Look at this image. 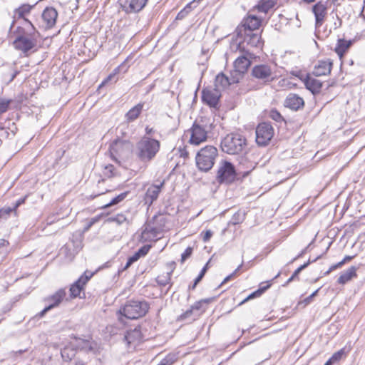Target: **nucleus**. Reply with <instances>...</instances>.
<instances>
[{
	"label": "nucleus",
	"mask_w": 365,
	"mask_h": 365,
	"mask_svg": "<svg viewBox=\"0 0 365 365\" xmlns=\"http://www.w3.org/2000/svg\"><path fill=\"white\" fill-rule=\"evenodd\" d=\"M26 20V27L19 26L14 32L15 38L12 44L16 50L28 56L36 51L38 32L29 19Z\"/></svg>",
	"instance_id": "f257e3e1"
},
{
	"label": "nucleus",
	"mask_w": 365,
	"mask_h": 365,
	"mask_svg": "<svg viewBox=\"0 0 365 365\" xmlns=\"http://www.w3.org/2000/svg\"><path fill=\"white\" fill-rule=\"evenodd\" d=\"M160 148V141L143 136L136 144L135 155L142 162L148 163L155 157Z\"/></svg>",
	"instance_id": "f03ea898"
},
{
	"label": "nucleus",
	"mask_w": 365,
	"mask_h": 365,
	"mask_svg": "<svg viewBox=\"0 0 365 365\" xmlns=\"http://www.w3.org/2000/svg\"><path fill=\"white\" fill-rule=\"evenodd\" d=\"M221 148L229 155H242L247 152V140L239 133L227 134L221 141Z\"/></svg>",
	"instance_id": "7ed1b4c3"
},
{
	"label": "nucleus",
	"mask_w": 365,
	"mask_h": 365,
	"mask_svg": "<svg viewBox=\"0 0 365 365\" xmlns=\"http://www.w3.org/2000/svg\"><path fill=\"white\" fill-rule=\"evenodd\" d=\"M218 156V150L213 145H206L201 148L195 157L196 165L203 172L209 171L214 165Z\"/></svg>",
	"instance_id": "20e7f679"
},
{
	"label": "nucleus",
	"mask_w": 365,
	"mask_h": 365,
	"mask_svg": "<svg viewBox=\"0 0 365 365\" xmlns=\"http://www.w3.org/2000/svg\"><path fill=\"white\" fill-rule=\"evenodd\" d=\"M149 309L145 301L129 300L120 309V314L127 319H135L143 317Z\"/></svg>",
	"instance_id": "39448f33"
},
{
	"label": "nucleus",
	"mask_w": 365,
	"mask_h": 365,
	"mask_svg": "<svg viewBox=\"0 0 365 365\" xmlns=\"http://www.w3.org/2000/svg\"><path fill=\"white\" fill-rule=\"evenodd\" d=\"M237 177L234 165L228 161L222 160L217 174V180L220 183H230Z\"/></svg>",
	"instance_id": "423d86ee"
},
{
	"label": "nucleus",
	"mask_w": 365,
	"mask_h": 365,
	"mask_svg": "<svg viewBox=\"0 0 365 365\" xmlns=\"http://www.w3.org/2000/svg\"><path fill=\"white\" fill-rule=\"evenodd\" d=\"M190 133V138L189 142L192 145H198L201 143L207 140L208 126L201 125L199 122L195 121L191 128L189 130Z\"/></svg>",
	"instance_id": "0eeeda50"
},
{
	"label": "nucleus",
	"mask_w": 365,
	"mask_h": 365,
	"mask_svg": "<svg viewBox=\"0 0 365 365\" xmlns=\"http://www.w3.org/2000/svg\"><path fill=\"white\" fill-rule=\"evenodd\" d=\"M212 300V298H207L196 302L189 309L180 316V319L185 320L191 317H192V319H195L206 311L207 305Z\"/></svg>",
	"instance_id": "6e6552de"
},
{
	"label": "nucleus",
	"mask_w": 365,
	"mask_h": 365,
	"mask_svg": "<svg viewBox=\"0 0 365 365\" xmlns=\"http://www.w3.org/2000/svg\"><path fill=\"white\" fill-rule=\"evenodd\" d=\"M274 135V129L268 123H259L256 128V142L259 145L268 144Z\"/></svg>",
	"instance_id": "1a4fd4ad"
},
{
	"label": "nucleus",
	"mask_w": 365,
	"mask_h": 365,
	"mask_svg": "<svg viewBox=\"0 0 365 365\" xmlns=\"http://www.w3.org/2000/svg\"><path fill=\"white\" fill-rule=\"evenodd\" d=\"M252 76L262 83H267L273 81V72L267 64L255 66L251 72Z\"/></svg>",
	"instance_id": "9d476101"
},
{
	"label": "nucleus",
	"mask_w": 365,
	"mask_h": 365,
	"mask_svg": "<svg viewBox=\"0 0 365 365\" xmlns=\"http://www.w3.org/2000/svg\"><path fill=\"white\" fill-rule=\"evenodd\" d=\"M220 96V90L212 87H206L202 91V101L214 108H218Z\"/></svg>",
	"instance_id": "9b49d317"
},
{
	"label": "nucleus",
	"mask_w": 365,
	"mask_h": 365,
	"mask_svg": "<svg viewBox=\"0 0 365 365\" xmlns=\"http://www.w3.org/2000/svg\"><path fill=\"white\" fill-rule=\"evenodd\" d=\"M261 21L255 16H249L244 19L242 24L237 26V35H245L247 32L251 33L259 29Z\"/></svg>",
	"instance_id": "f8f14e48"
},
{
	"label": "nucleus",
	"mask_w": 365,
	"mask_h": 365,
	"mask_svg": "<svg viewBox=\"0 0 365 365\" xmlns=\"http://www.w3.org/2000/svg\"><path fill=\"white\" fill-rule=\"evenodd\" d=\"M148 0H118L122 9L128 14L137 13L141 11Z\"/></svg>",
	"instance_id": "ddd939ff"
},
{
	"label": "nucleus",
	"mask_w": 365,
	"mask_h": 365,
	"mask_svg": "<svg viewBox=\"0 0 365 365\" xmlns=\"http://www.w3.org/2000/svg\"><path fill=\"white\" fill-rule=\"evenodd\" d=\"M333 61L330 58L319 60L315 64L312 74L314 76H327L331 73Z\"/></svg>",
	"instance_id": "4468645a"
},
{
	"label": "nucleus",
	"mask_w": 365,
	"mask_h": 365,
	"mask_svg": "<svg viewBox=\"0 0 365 365\" xmlns=\"http://www.w3.org/2000/svg\"><path fill=\"white\" fill-rule=\"evenodd\" d=\"M58 17L57 11L53 7H46L41 15V18L43 22V26L46 29L53 28L56 22Z\"/></svg>",
	"instance_id": "2eb2a0df"
},
{
	"label": "nucleus",
	"mask_w": 365,
	"mask_h": 365,
	"mask_svg": "<svg viewBox=\"0 0 365 365\" xmlns=\"http://www.w3.org/2000/svg\"><path fill=\"white\" fill-rule=\"evenodd\" d=\"M130 149L129 143L125 140L117 139L114 140L109 147V150L113 158H115V155L121 156L123 155L127 150Z\"/></svg>",
	"instance_id": "dca6fc26"
},
{
	"label": "nucleus",
	"mask_w": 365,
	"mask_h": 365,
	"mask_svg": "<svg viewBox=\"0 0 365 365\" xmlns=\"http://www.w3.org/2000/svg\"><path fill=\"white\" fill-rule=\"evenodd\" d=\"M284 106L292 110L297 111L304 108V101L299 95L291 93L286 97Z\"/></svg>",
	"instance_id": "f3484780"
},
{
	"label": "nucleus",
	"mask_w": 365,
	"mask_h": 365,
	"mask_svg": "<svg viewBox=\"0 0 365 365\" xmlns=\"http://www.w3.org/2000/svg\"><path fill=\"white\" fill-rule=\"evenodd\" d=\"M251 58L252 54L248 52L239 56L234 62L235 71L240 74L245 73L251 64Z\"/></svg>",
	"instance_id": "a211bd4d"
},
{
	"label": "nucleus",
	"mask_w": 365,
	"mask_h": 365,
	"mask_svg": "<svg viewBox=\"0 0 365 365\" xmlns=\"http://www.w3.org/2000/svg\"><path fill=\"white\" fill-rule=\"evenodd\" d=\"M93 274L90 275L81 276L79 279L75 282L70 287L71 297L76 298L78 297L81 292L83 289L84 285L92 277Z\"/></svg>",
	"instance_id": "6ab92c4d"
},
{
	"label": "nucleus",
	"mask_w": 365,
	"mask_h": 365,
	"mask_svg": "<svg viewBox=\"0 0 365 365\" xmlns=\"http://www.w3.org/2000/svg\"><path fill=\"white\" fill-rule=\"evenodd\" d=\"M312 11L315 16V26L319 28L327 15V6L324 3L319 1L313 6Z\"/></svg>",
	"instance_id": "aec40b11"
},
{
	"label": "nucleus",
	"mask_w": 365,
	"mask_h": 365,
	"mask_svg": "<svg viewBox=\"0 0 365 365\" xmlns=\"http://www.w3.org/2000/svg\"><path fill=\"white\" fill-rule=\"evenodd\" d=\"M163 185L164 182H162L158 185H152L148 188L145 195V203L150 205L155 200H157Z\"/></svg>",
	"instance_id": "412c9836"
},
{
	"label": "nucleus",
	"mask_w": 365,
	"mask_h": 365,
	"mask_svg": "<svg viewBox=\"0 0 365 365\" xmlns=\"http://www.w3.org/2000/svg\"><path fill=\"white\" fill-rule=\"evenodd\" d=\"M128 345H138L143 339L140 328L135 327L133 329L128 331L124 337Z\"/></svg>",
	"instance_id": "4be33fe9"
},
{
	"label": "nucleus",
	"mask_w": 365,
	"mask_h": 365,
	"mask_svg": "<svg viewBox=\"0 0 365 365\" xmlns=\"http://www.w3.org/2000/svg\"><path fill=\"white\" fill-rule=\"evenodd\" d=\"M304 84L306 88L313 94L319 93L322 87V83L310 75L307 76L304 79Z\"/></svg>",
	"instance_id": "5701e85b"
},
{
	"label": "nucleus",
	"mask_w": 365,
	"mask_h": 365,
	"mask_svg": "<svg viewBox=\"0 0 365 365\" xmlns=\"http://www.w3.org/2000/svg\"><path fill=\"white\" fill-rule=\"evenodd\" d=\"M66 293L65 289H60L53 295L45 299L49 306H52V309L58 307L63 299L66 297Z\"/></svg>",
	"instance_id": "b1692460"
},
{
	"label": "nucleus",
	"mask_w": 365,
	"mask_h": 365,
	"mask_svg": "<svg viewBox=\"0 0 365 365\" xmlns=\"http://www.w3.org/2000/svg\"><path fill=\"white\" fill-rule=\"evenodd\" d=\"M237 82L234 79H230L224 73H219L215 81V88L220 90V88L225 89L228 87L230 84Z\"/></svg>",
	"instance_id": "393cba45"
},
{
	"label": "nucleus",
	"mask_w": 365,
	"mask_h": 365,
	"mask_svg": "<svg viewBox=\"0 0 365 365\" xmlns=\"http://www.w3.org/2000/svg\"><path fill=\"white\" fill-rule=\"evenodd\" d=\"M239 36L244 38V41L249 45L253 47H257L261 43V36L258 32H251L245 35H238Z\"/></svg>",
	"instance_id": "a878e982"
},
{
	"label": "nucleus",
	"mask_w": 365,
	"mask_h": 365,
	"mask_svg": "<svg viewBox=\"0 0 365 365\" xmlns=\"http://www.w3.org/2000/svg\"><path fill=\"white\" fill-rule=\"evenodd\" d=\"M143 103H139L132 108H130L125 115L127 122H133L136 120L140 115L143 109Z\"/></svg>",
	"instance_id": "bb28decb"
},
{
	"label": "nucleus",
	"mask_w": 365,
	"mask_h": 365,
	"mask_svg": "<svg viewBox=\"0 0 365 365\" xmlns=\"http://www.w3.org/2000/svg\"><path fill=\"white\" fill-rule=\"evenodd\" d=\"M356 267H350L347 270L342 272L341 274L338 278V283L341 284H344L349 281H350L353 277H356Z\"/></svg>",
	"instance_id": "cd10ccee"
},
{
	"label": "nucleus",
	"mask_w": 365,
	"mask_h": 365,
	"mask_svg": "<svg viewBox=\"0 0 365 365\" xmlns=\"http://www.w3.org/2000/svg\"><path fill=\"white\" fill-rule=\"evenodd\" d=\"M351 45V41H346L344 39H339L336 43L335 51L339 55L340 58L344 55L346 51Z\"/></svg>",
	"instance_id": "c85d7f7f"
},
{
	"label": "nucleus",
	"mask_w": 365,
	"mask_h": 365,
	"mask_svg": "<svg viewBox=\"0 0 365 365\" xmlns=\"http://www.w3.org/2000/svg\"><path fill=\"white\" fill-rule=\"evenodd\" d=\"M34 6L35 4L33 6L29 4L21 5L14 10V16H17L19 19H23L26 22V19L24 16L30 13Z\"/></svg>",
	"instance_id": "c756f323"
},
{
	"label": "nucleus",
	"mask_w": 365,
	"mask_h": 365,
	"mask_svg": "<svg viewBox=\"0 0 365 365\" xmlns=\"http://www.w3.org/2000/svg\"><path fill=\"white\" fill-rule=\"evenodd\" d=\"M320 257H317L316 259L311 261L310 259L308 260L307 262L304 263V264L301 265L299 267H298L292 274V275L288 279L285 284H288L291 282H292L295 278H297L299 275V274L306 267H308V265L312 263L316 262Z\"/></svg>",
	"instance_id": "7c9ffc66"
},
{
	"label": "nucleus",
	"mask_w": 365,
	"mask_h": 365,
	"mask_svg": "<svg viewBox=\"0 0 365 365\" xmlns=\"http://www.w3.org/2000/svg\"><path fill=\"white\" fill-rule=\"evenodd\" d=\"M61 355L62 359L65 361H70L72 360L73 358H74L76 355V351L74 349L69 348V347H65L61 351Z\"/></svg>",
	"instance_id": "2f4dec72"
},
{
	"label": "nucleus",
	"mask_w": 365,
	"mask_h": 365,
	"mask_svg": "<svg viewBox=\"0 0 365 365\" xmlns=\"http://www.w3.org/2000/svg\"><path fill=\"white\" fill-rule=\"evenodd\" d=\"M275 4L276 3L273 0H265L259 4L258 10L264 13H267Z\"/></svg>",
	"instance_id": "473e14b6"
},
{
	"label": "nucleus",
	"mask_w": 365,
	"mask_h": 365,
	"mask_svg": "<svg viewBox=\"0 0 365 365\" xmlns=\"http://www.w3.org/2000/svg\"><path fill=\"white\" fill-rule=\"evenodd\" d=\"M270 285H271L270 284H268L267 286L259 287L257 290H256L255 292H252L247 298H245L240 303V304H242L245 303L246 302H247V301H249L250 299H254L255 297H258L261 296V294L262 293H264L270 287Z\"/></svg>",
	"instance_id": "72a5a7b5"
},
{
	"label": "nucleus",
	"mask_w": 365,
	"mask_h": 365,
	"mask_svg": "<svg viewBox=\"0 0 365 365\" xmlns=\"http://www.w3.org/2000/svg\"><path fill=\"white\" fill-rule=\"evenodd\" d=\"M128 194V192H124L120 193L118 196L113 198L111 200V201L110 202H108V204H106V205H104L103 207L106 208V207H109L110 206L118 204L119 202H122L127 197Z\"/></svg>",
	"instance_id": "f704fd0d"
},
{
	"label": "nucleus",
	"mask_w": 365,
	"mask_h": 365,
	"mask_svg": "<svg viewBox=\"0 0 365 365\" xmlns=\"http://www.w3.org/2000/svg\"><path fill=\"white\" fill-rule=\"evenodd\" d=\"M245 217V213L243 211L239 210L232 215L231 222L233 225L240 224L244 221Z\"/></svg>",
	"instance_id": "c9c22d12"
},
{
	"label": "nucleus",
	"mask_w": 365,
	"mask_h": 365,
	"mask_svg": "<svg viewBox=\"0 0 365 365\" xmlns=\"http://www.w3.org/2000/svg\"><path fill=\"white\" fill-rule=\"evenodd\" d=\"M151 235L155 237H156V230L152 227H145L142 232V237L145 240L150 238Z\"/></svg>",
	"instance_id": "e433bc0d"
},
{
	"label": "nucleus",
	"mask_w": 365,
	"mask_h": 365,
	"mask_svg": "<svg viewBox=\"0 0 365 365\" xmlns=\"http://www.w3.org/2000/svg\"><path fill=\"white\" fill-rule=\"evenodd\" d=\"M269 116L270 118L275 120L276 122L279 123L284 121V118L280 114V113L275 109H272L270 110Z\"/></svg>",
	"instance_id": "4c0bfd02"
},
{
	"label": "nucleus",
	"mask_w": 365,
	"mask_h": 365,
	"mask_svg": "<svg viewBox=\"0 0 365 365\" xmlns=\"http://www.w3.org/2000/svg\"><path fill=\"white\" fill-rule=\"evenodd\" d=\"M170 280V274L167 273L165 276H158L156 281L160 286H166L169 284Z\"/></svg>",
	"instance_id": "58836bf2"
},
{
	"label": "nucleus",
	"mask_w": 365,
	"mask_h": 365,
	"mask_svg": "<svg viewBox=\"0 0 365 365\" xmlns=\"http://www.w3.org/2000/svg\"><path fill=\"white\" fill-rule=\"evenodd\" d=\"M140 258L138 253L136 252L132 256L129 257L123 269H128L131 264L138 261Z\"/></svg>",
	"instance_id": "ea45409f"
},
{
	"label": "nucleus",
	"mask_w": 365,
	"mask_h": 365,
	"mask_svg": "<svg viewBox=\"0 0 365 365\" xmlns=\"http://www.w3.org/2000/svg\"><path fill=\"white\" fill-rule=\"evenodd\" d=\"M175 359L174 355L169 354L162 359L158 365H172L175 361Z\"/></svg>",
	"instance_id": "a19ab883"
},
{
	"label": "nucleus",
	"mask_w": 365,
	"mask_h": 365,
	"mask_svg": "<svg viewBox=\"0 0 365 365\" xmlns=\"http://www.w3.org/2000/svg\"><path fill=\"white\" fill-rule=\"evenodd\" d=\"M352 258H353V257H351V256H346L342 261H341L340 262L337 263L336 264H334V265L331 266L329 269V270L325 272V274H328L331 271H333L334 269H336L338 267H340L342 264H344V262L351 260Z\"/></svg>",
	"instance_id": "79ce46f5"
},
{
	"label": "nucleus",
	"mask_w": 365,
	"mask_h": 365,
	"mask_svg": "<svg viewBox=\"0 0 365 365\" xmlns=\"http://www.w3.org/2000/svg\"><path fill=\"white\" fill-rule=\"evenodd\" d=\"M345 355V351L344 349H341L334 353L332 356L331 357V360H332L333 362H336L339 361Z\"/></svg>",
	"instance_id": "37998d69"
},
{
	"label": "nucleus",
	"mask_w": 365,
	"mask_h": 365,
	"mask_svg": "<svg viewBox=\"0 0 365 365\" xmlns=\"http://www.w3.org/2000/svg\"><path fill=\"white\" fill-rule=\"evenodd\" d=\"M112 220L113 222H115L118 225H122L123 224L124 222H127L128 223V221L127 220V217L123 215V214H118L116 216H115Z\"/></svg>",
	"instance_id": "c03bdc74"
},
{
	"label": "nucleus",
	"mask_w": 365,
	"mask_h": 365,
	"mask_svg": "<svg viewBox=\"0 0 365 365\" xmlns=\"http://www.w3.org/2000/svg\"><path fill=\"white\" fill-rule=\"evenodd\" d=\"M15 212L16 210L14 207H4L3 208L0 209V218L3 217L4 216L9 215L11 212Z\"/></svg>",
	"instance_id": "a18cd8bd"
},
{
	"label": "nucleus",
	"mask_w": 365,
	"mask_h": 365,
	"mask_svg": "<svg viewBox=\"0 0 365 365\" xmlns=\"http://www.w3.org/2000/svg\"><path fill=\"white\" fill-rule=\"evenodd\" d=\"M114 170V166L113 165L109 164L104 168L103 174L106 176L110 178L113 176Z\"/></svg>",
	"instance_id": "49530a36"
},
{
	"label": "nucleus",
	"mask_w": 365,
	"mask_h": 365,
	"mask_svg": "<svg viewBox=\"0 0 365 365\" xmlns=\"http://www.w3.org/2000/svg\"><path fill=\"white\" fill-rule=\"evenodd\" d=\"M9 242L4 239H0V253L6 254L8 252L7 247Z\"/></svg>",
	"instance_id": "de8ad7c7"
},
{
	"label": "nucleus",
	"mask_w": 365,
	"mask_h": 365,
	"mask_svg": "<svg viewBox=\"0 0 365 365\" xmlns=\"http://www.w3.org/2000/svg\"><path fill=\"white\" fill-rule=\"evenodd\" d=\"M9 103L10 101L4 99L0 100V114L7 110Z\"/></svg>",
	"instance_id": "09e8293b"
},
{
	"label": "nucleus",
	"mask_w": 365,
	"mask_h": 365,
	"mask_svg": "<svg viewBox=\"0 0 365 365\" xmlns=\"http://www.w3.org/2000/svg\"><path fill=\"white\" fill-rule=\"evenodd\" d=\"M192 252V248L190 247H187L181 255V262H184L187 258H189L191 256Z\"/></svg>",
	"instance_id": "8fccbe9b"
},
{
	"label": "nucleus",
	"mask_w": 365,
	"mask_h": 365,
	"mask_svg": "<svg viewBox=\"0 0 365 365\" xmlns=\"http://www.w3.org/2000/svg\"><path fill=\"white\" fill-rule=\"evenodd\" d=\"M150 245H144L140 247L137 252L140 255V257L145 256L150 249Z\"/></svg>",
	"instance_id": "3c124183"
},
{
	"label": "nucleus",
	"mask_w": 365,
	"mask_h": 365,
	"mask_svg": "<svg viewBox=\"0 0 365 365\" xmlns=\"http://www.w3.org/2000/svg\"><path fill=\"white\" fill-rule=\"evenodd\" d=\"M212 236V232L211 230H207L203 236H202V240L204 242H207V241L210 240V239L211 238V237Z\"/></svg>",
	"instance_id": "603ef678"
},
{
	"label": "nucleus",
	"mask_w": 365,
	"mask_h": 365,
	"mask_svg": "<svg viewBox=\"0 0 365 365\" xmlns=\"http://www.w3.org/2000/svg\"><path fill=\"white\" fill-rule=\"evenodd\" d=\"M98 220V219L97 217L92 218L88 223L85 230H88Z\"/></svg>",
	"instance_id": "864d4df0"
},
{
	"label": "nucleus",
	"mask_w": 365,
	"mask_h": 365,
	"mask_svg": "<svg viewBox=\"0 0 365 365\" xmlns=\"http://www.w3.org/2000/svg\"><path fill=\"white\" fill-rule=\"evenodd\" d=\"M26 197H22V198H20V199H19V200L16 202V203H15V205H14V209H15L16 210V209H17V208H18L21 205H22V204H24V203L25 200H26Z\"/></svg>",
	"instance_id": "5fc2aeb1"
},
{
	"label": "nucleus",
	"mask_w": 365,
	"mask_h": 365,
	"mask_svg": "<svg viewBox=\"0 0 365 365\" xmlns=\"http://www.w3.org/2000/svg\"><path fill=\"white\" fill-rule=\"evenodd\" d=\"M52 309V306H49L48 304L39 313V317H42L45 315L46 312Z\"/></svg>",
	"instance_id": "6e6d98bb"
},
{
	"label": "nucleus",
	"mask_w": 365,
	"mask_h": 365,
	"mask_svg": "<svg viewBox=\"0 0 365 365\" xmlns=\"http://www.w3.org/2000/svg\"><path fill=\"white\" fill-rule=\"evenodd\" d=\"M235 275V272H233L232 273H231L230 275H228L227 277H226L224 280L221 283V285L226 283L227 282H228L229 280H230L232 277H234Z\"/></svg>",
	"instance_id": "4d7b16f0"
},
{
	"label": "nucleus",
	"mask_w": 365,
	"mask_h": 365,
	"mask_svg": "<svg viewBox=\"0 0 365 365\" xmlns=\"http://www.w3.org/2000/svg\"><path fill=\"white\" fill-rule=\"evenodd\" d=\"M115 73L109 75L107 77V78L102 82L101 86L104 85V84H106V83H107L109 81H110L115 76Z\"/></svg>",
	"instance_id": "13d9d810"
},
{
	"label": "nucleus",
	"mask_w": 365,
	"mask_h": 365,
	"mask_svg": "<svg viewBox=\"0 0 365 365\" xmlns=\"http://www.w3.org/2000/svg\"><path fill=\"white\" fill-rule=\"evenodd\" d=\"M306 250H307V248L302 250L301 252L296 257H294L292 262H294V260L297 259L298 258L302 257L305 254Z\"/></svg>",
	"instance_id": "bf43d9fd"
},
{
	"label": "nucleus",
	"mask_w": 365,
	"mask_h": 365,
	"mask_svg": "<svg viewBox=\"0 0 365 365\" xmlns=\"http://www.w3.org/2000/svg\"><path fill=\"white\" fill-rule=\"evenodd\" d=\"M74 365H86V363L79 359H76L75 360Z\"/></svg>",
	"instance_id": "052dcab7"
},
{
	"label": "nucleus",
	"mask_w": 365,
	"mask_h": 365,
	"mask_svg": "<svg viewBox=\"0 0 365 365\" xmlns=\"http://www.w3.org/2000/svg\"><path fill=\"white\" fill-rule=\"evenodd\" d=\"M207 264H205V266L202 268V269L201 270L200 273L199 274V275L201 277H203L206 271H207Z\"/></svg>",
	"instance_id": "680f3d73"
},
{
	"label": "nucleus",
	"mask_w": 365,
	"mask_h": 365,
	"mask_svg": "<svg viewBox=\"0 0 365 365\" xmlns=\"http://www.w3.org/2000/svg\"><path fill=\"white\" fill-rule=\"evenodd\" d=\"M153 128H149L148 126L145 128V133L147 135H151L153 133Z\"/></svg>",
	"instance_id": "e2e57ef3"
},
{
	"label": "nucleus",
	"mask_w": 365,
	"mask_h": 365,
	"mask_svg": "<svg viewBox=\"0 0 365 365\" xmlns=\"http://www.w3.org/2000/svg\"><path fill=\"white\" fill-rule=\"evenodd\" d=\"M18 73H19V72H18L17 71H14V72L11 73V78H9V82L12 81L14 79V78L16 76V75L18 74Z\"/></svg>",
	"instance_id": "0e129e2a"
},
{
	"label": "nucleus",
	"mask_w": 365,
	"mask_h": 365,
	"mask_svg": "<svg viewBox=\"0 0 365 365\" xmlns=\"http://www.w3.org/2000/svg\"><path fill=\"white\" fill-rule=\"evenodd\" d=\"M187 9H190V5H187L186 8H185V9L183 11H181L180 13H178V18H180V16L182 15L183 12L187 10Z\"/></svg>",
	"instance_id": "69168bd1"
},
{
	"label": "nucleus",
	"mask_w": 365,
	"mask_h": 365,
	"mask_svg": "<svg viewBox=\"0 0 365 365\" xmlns=\"http://www.w3.org/2000/svg\"><path fill=\"white\" fill-rule=\"evenodd\" d=\"M202 279V277H201L200 275H198L197 277L195 279L194 283L195 284H197L201 281Z\"/></svg>",
	"instance_id": "338daca9"
},
{
	"label": "nucleus",
	"mask_w": 365,
	"mask_h": 365,
	"mask_svg": "<svg viewBox=\"0 0 365 365\" xmlns=\"http://www.w3.org/2000/svg\"><path fill=\"white\" fill-rule=\"evenodd\" d=\"M319 289H320V288H319L316 291H314L311 295H309V298H313L314 297H315L317 294Z\"/></svg>",
	"instance_id": "774afa93"
}]
</instances>
